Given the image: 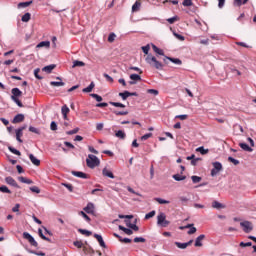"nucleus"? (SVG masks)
Segmentation results:
<instances>
[{
    "mask_svg": "<svg viewBox=\"0 0 256 256\" xmlns=\"http://www.w3.org/2000/svg\"><path fill=\"white\" fill-rule=\"evenodd\" d=\"M100 159L93 154H88L86 158V165L90 169H95L96 167L100 166Z\"/></svg>",
    "mask_w": 256,
    "mask_h": 256,
    "instance_id": "obj_1",
    "label": "nucleus"
},
{
    "mask_svg": "<svg viewBox=\"0 0 256 256\" xmlns=\"http://www.w3.org/2000/svg\"><path fill=\"white\" fill-rule=\"evenodd\" d=\"M146 62L154 67L156 70H163V64L157 60L156 57L152 55H148L146 58Z\"/></svg>",
    "mask_w": 256,
    "mask_h": 256,
    "instance_id": "obj_2",
    "label": "nucleus"
},
{
    "mask_svg": "<svg viewBox=\"0 0 256 256\" xmlns=\"http://www.w3.org/2000/svg\"><path fill=\"white\" fill-rule=\"evenodd\" d=\"M158 225L162 228H166L170 225V221L166 220V215L164 213H160L157 217Z\"/></svg>",
    "mask_w": 256,
    "mask_h": 256,
    "instance_id": "obj_3",
    "label": "nucleus"
},
{
    "mask_svg": "<svg viewBox=\"0 0 256 256\" xmlns=\"http://www.w3.org/2000/svg\"><path fill=\"white\" fill-rule=\"evenodd\" d=\"M23 239L28 240V242L30 243V245L32 247L38 248V242L35 241V239L33 238V236L31 234H29L28 232H24L23 233Z\"/></svg>",
    "mask_w": 256,
    "mask_h": 256,
    "instance_id": "obj_4",
    "label": "nucleus"
},
{
    "mask_svg": "<svg viewBox=\"0 0 256 256\" xmlns=\"http://www.w3.org/2000/svg\"><path fill=\"white\" fill-rule=\"evenodd\" d=\"M212 166H214V168L211 170V176H217L218 173L223 170V165L220 162H214Z\"/></svg>",
    "mask_w": 256,
    "mask_h": 256,
    "instance_id": "obj_5",
    "label": "nucleus"
},
{
    "mask_svg": "<svg viewBox=\"0 0 256 256\" xmlns=\"http://www.w3.org/2000/svg\"><path fill=\"white\" fill-rule=\"evenodd\" d=\"M240 226L245 233H251V231L253 230V225L250 221L241 222Z\"/></svg>",
    "mask_w": 256,
    "mask_h": 256,
    "instance_id": "obj_6",
    "label": "nucleus"
},
{
    "mask_svg": "<svg viewBox=\"0 0 256 256\" xmlns=\"http://www.w3.org/2000/svg\"><path fill=\"white\" fill-rule=\"evenodd\" d=\"M11 99L14 100V99H19L21 96H22V91L19 89V88H13L11 90Z\"/></svg>",
    "mask_w": 256,
    "mask_h": 256,
    "instance_id": "obj_7",
    "label": "nucleus"
},
{
    "mask_svg": "<svg viewBox=\"0 0 256 256\" xmlns=\"http://www.w3.org/2000/svg\"><path fill=\"white\" fill-rule=\"evenodd\" d=\"M129 85H135L137 82L141 81V77L139 74H131L130 75Z\"/></svg>",
    "mask_w": 256,
    "mask_h": 256,
    "instance_id": "obj_8",
    "label": "nucleus"
},
{
    "mask_svg": "<svg viewBox=\"0 0 256 256\" xmlns=\"http://www.w3.org/2000/svg\"><path fill=\"white\" fill-rule=\"evenodd\" d=\"M5 181L7 185H10L12 187L20 188L19 184L16 182V180L13 177H6Z\"/></svg>",
    "mask_w": 256,
    "mask_h": 256,
    "instance_id": "obj_9",
    "label": "nucleus"
},
{
    "mask_svg": "<svg viewBox=\"0 0 256 256\" xmlns=\"http://www.w3.org/2000/svg\"><path fill=\"white\" fill-rule=\"evenodd\" d=\"M84 212L93 215L95 213V205L93 203H88L84 208Z\"/></svg>",
    "mask_w": 256,
    "mask_h": 256,
    "instance_id": "obj_10",
    "label": "nucleus"
},
{
    "mask_svg": "<svg viewBox=\"0 0 256 256\" xmlns=\"http://www.w3.org/2000/svg\"><path fill=\"white\" fill-rule=\"evenodd\" d=\"M26 127H20L16 130V139L19 143H23L21 137L23 136V130H25Z\"/></svg>",
    "mask_w": 256,
    "mask_h": 256,
    "instance_id": "obj_11",
    "label": "nucleus"
},
{
    "mask_svg": "<svg viewBox=\"0 0 256 256\" xmlns=\"http://www.w3.org/2000/svg\"><path fill=\"white\" fill-rule=\"evenodd\" d=\"M206 238L205 234L199 235L195 240V247L200 248L203 246L202 241Z\"/></svg>",
    "mask_w": 256,
    "mask_h": 256,
    "instance_id": "obj_12",
    "label": "nucleus"
},
{
    "mask_svg": "<svg viewBox=\"0 0 256 256\" xmlns=\"http://www.w3.org/2000/svg\"><path fill=\"white\" fill-rule=\"evenodd\" d=\"M168 61L173 62L176 65H182V60L180 58H170V57H165L164 62L168 64Z\"/></svg>",
    "mask_w": 256,
    "mask_h": 256,
    "instance_id": "obj_13",
    "label": "nucleus"
},
{
    "mask_svg": "<svg viewBox=\"0 0 256 256\" xmlns=\"http://www.w3.org/2000/svg\"><path fill=\"white\" fill-rule=\"evenodd\" d=\"M72 175L81 179H89V175L84 172L72 171Z\"/></svg>",
    "mask_w": 256,
    "mask_h": 256,
    "instance_id": "obj_14",
    "label": "nucleus"
},
{
    "mask_svg": "<svg viewBox=\"0 0 256 256\" xmlns=\"http://www.w3.org/2000/svg\"><path fill=\"white\" fill-rule=\"evenodd\" d=\"M61 113L65 120H69V117L67 115L70 113V109L69 107H67V105L62 106Z\"/></svg>",
    "mask_w": 256,
    "mask_h": 256,
    "instance_id": "obj_15",
    "label": "nucleus"
},
{
    "mask_svg": "<svg viewBox=\"0 0 256 256\" xmlns=\"http://www.w3.org/2000/svg\"><path fill=\"white\" fill-rule=\"evenodd\" d=\"M25 120V116L22 114H18L17 116H15L12 120L13 124H19L22 123Z\"/></svg>",
    "mask_w": 256,
    "mask_h": 256,
    "instance_id": "obj_16",
    "label": "nucleus"
},
{
    "mask_svg": "<svg viewBox=\"0 0 256 256\" xmlns=\"http://www.w3.org/2000/svg\"><path fill=\"white\" fill-rule=\"evenodd\" d=\"M93 237H94V239H97L100 247L106 248V243H104V240L100 234H94Z\"/></svg>",
    "mask_w": 256,
    "mask_h": 256,
    "instance_id": "obj_17",
    "label": "nucleus"
},
{
    "mask_svg": "<svg viewBox=\"0 0 256 256\" xmlns=\"http://www.w3.org/2000/svg\"><path fill=\"white\" fill-rule=\"evenodd\" d=\"M141 7V1L140 0H136L134 5L131 7V11L133 13H137L140 10Z\"/></svg>",
    "mask_w": 256,
    "mask_h": 256,
    "instance_id": "obj_18",
    "label": "nucleus"
},
{
    "mask_svg": "<svg viewBox=\"0 0 256 256\" xmlns=\"http://www.w3.org/2000/svg\"><path fill=\"white\" fill-rule=\"evenodd\" d=\"M152 49H153V51H154L156 54H158L159 56H162V57L165 56V53H164L163 49L157 47L155 44H152Z\"/></svg>",
    "mask_w": 256,
    "mask_h": 256,
    "instance_id": "obj_19",
    "label": "nucleus"
},
{
    "mask_svg": "<svg viewBox=\"0 0 256 256\" xmlns=\"http://www.w3.org/2000/svg\"><path fill=\"white\" fill-rule=\"evenodd\" d=\"M102 174H103V176L109 177V178H111V179H114V178H115L113 172L110 171V170H108L107 168H103Z\"/></svg>",
    "mask_w": 256,
    "mask_h": 256,
    "instance_id": "obj_20",
    "label": "nucleus"
},
{
    "mask_svg": "<svg viewBox=\"0 0 256 256\" xmlns=\"http://www.w3.org/2000/svg\"><path fill=\"white\" fill-rule=\"evenodd\" d=\"M29 159L31 161L32 164H34L35 166H40L41 162L38 158H36L33 154L29 155Z\"/></svg>",
    "mask_w": 256,
    "mask_h": 256,
    "instance_id": "obj_21",
    "label": "nucleus"
},
{
    "mask_svg": "<svg viewBox=\"0 0 256 256\" xmlns=\"http://www.w3.org/2000/svg\"><path fill=\"white\" fill-rule=\"evenodd\" d=\"M32 4H33V1L19 2L17 7L18 9H22V8H27Z\"/></svg>",
    "mask_w": 256,
    "mask_h": 256,
    "instance_id": "obj_22",
    "label": "nucleus"
},
{
    "mask_svg": "<svg viewBox=\"0 0 256 256\" xmlns=\"http://www.w3.org/2000/svg\"><path fill=\"white\" fill-rule=\"evenodd\" d=\"M50 46H51V42H49V41H42V42L37 44L36 48L37 49H40V48H43V47L50 48Z\"/></svg>",
    "mask_w": 256,
    "mask_h": 256,
    "instance_id": "obj_23",
    "label": "nucleus"
},
{
    "mask_svg": "<svg viewBox=\"0 0 256 256\" xmlns=\"http://www.w3.org/2000/svg\"><path fill=\"white\" fill-rule=\"evenodd\" d=\"M94 88H95V84H94V82H91L90 85H88L86 88L82 89V93H91Z\"/></svg>",
    "mask_w": 256,
    "mask_h": 256,
    "instance_id": "obj_24",
    "label": "nucleus"
},
{
    "mask_svg": "<svg viewBox=\"0 0 256 256\" xmlns=\"http://www.w3.org/2000/svg\"><path fill=\"white\" fill-rule=\"evenodd\" d=\"M126 225L128 228L132 229L135 232L139 231V227L135 224H132L129 220H126Z\"/></svg>",
    "mask_w": 256,
    "mask_h": 256,
    "instance_id": "obj_25",
    "label": "nucleus"
},
{
    "mask_svg": "<svg viewBox=\"0 0 256 256\" xmlns=\"http://www.w3.org/2000/svg\"><path fill=\"white\" fill-rule=\"evenodd\" d=\"M239 146L242 150H244L246 152L251 153L253 151V149L249 145H247L246 143H240Z\"/></svg>",
    "mask_w": 256,
    "mask_h": 256,
    "instance_id": "obj_26",
    "label": "nucleus"
},
{
    "mask_svg": "<svg viewBox=\"0 0 256 256\" xmlns=\"http://www.w3.org/2000/svg\"><path fill=\"white\" fill-rule=\"evenodd\" d=\"M116 138L118 139H126V133L125 131H116V134H115Z\"/></svg>",
    "mask_w": 256,
    "mask_h": 256,
    "instance_id": "obj_27",
    "label": "nucleus"
},
{
    "mask_svg": "<svg viewBox=\"0 0 256 256\" xmlns=\"http://www.w3.org/2000/svg\"><path fill=\"white\" fill-rule=\"evenodd\" d=\"M118 229H120L121 231H123L124 233H126L129 236L133 234V230L127 229V228L123 227L122 225H118Z\"/></svg>",
    "mask_w": 256,
    "mask_h": 256,
    "instance_id": "obj_28",
    "label": "nucleus"
},
{
    "mask_svg": "<svg viewBox=\"0 0 256 256\" xmlns=\"http://www.w3.org/2000/svg\"><path fill=\"white\" fill-rule=\"evenodd\" d=\"M31 13L26 12L23 16H22V22L28 23L29 21H31Z\"/></svg>",
    "mask_w": 256,
    "mask_h": 256,
    "instance_id": "obj_29",
    "label": "nucleus"
},
{
    "mask_svg": "<svg viewBox=\"0 0 256 256\" xmlns=\"http://www.w3.org/2000/svg\"><path fill=\"white\" fill-rule=\"evenodd\" d=\"M154 201L158 202L161 205H169L170 204V201L165 200L163 198H154Z\"/></svg>",
    "mask_w": 256,
    "mask_h": 256,
    "instance_id": "obj_30",
    "label": "nucleus"
},
{
    "mask_svg": "<svg viewBox=\"0 0 256 256\" xmlns=\"http://www.w3.org/2000/svg\"><path fill=\"white\" fill-rule=\"evenodd\" d=\"M196 152L201 153L202 155H207L209 150L205 149V147L200 146L198 148H196Z\"/></svg>",
    "mask_w": 256,
    "mask_h": 256,
    "instance_id": "obj_31",
    "label": "nucleus"
},
{
    "mask_svg": "<svg viewBox=\"0 0 256 256\" xmlns=\"http://www.w3.org/2000/svg\"><path fill=\"white\" fill-rule=\"evenodd\" d=\"M18 180L24 184H28V185L33 184V181L31 179H28L25 177H19Z\"/></svg>",
    "mask_w": 256,
    "mask_h": 256,
    "instance_id": "obj_32",
    "label": "nucleus"
},
{
    "mask_svg": "<svg viewBox=\"0 0 256 256\" xmlns=\"http://www.w3.org/2000/svg\"><path fill=\"white\" fill-rule=\"evenodd\" d=\"M180 21V17L173 16L167 19L168 24L173 25L175 22Z\"/></svg>",
    "mask_w": 256,
    "mask_h": 256,
    "instance_id": "obj_33",
    "label": "nucleus"
},
{
    "mask_svg": "<svg viewBox=\"0 0 256 256\" xmlns=\"http://www.w3.org/2000/svg\"><path fill=\"white\" fill-rule=\"evenodd\" d=\"M73 68H76V67H85V63L82 62V61H79V60H75L73 62V65H72Z\"/></svg>",
    "mask_w": 256,
    "mask_h": 256,
    "instance_id": "obj_34",
    "label": "nucleus"
},
{
    "mask_svg": "<svg viewBox=\"0 0 256 256\" xmlns=\"http://www.w3.org/2000/svg\"><path fill=\"white\" fill-rule=\"evenodd\" d=\"M50 86H52V87H64L65 83L61 82V81H59V82L52 81V82H50Z\"/></svg>",
    "mask_w": 256,
    "mask_h": 256,
    "instance_id": "obj_35",
    "label": "nucleus"
},
{
    "mask_svg": "<svg viewBox=\"0 0 256 256\" xmlns=\"http://www.w3.org/2000/svg\"><path fill=\"white\" fill-rule=\"evenodd\" d=\"M225 206L221 203H219L218 201H214L212 202V208H216V209H223Z\"/></svg>",
    "mask_w": 256,
    "mask_h": 256,
    "instance_id": "obj_36",
    "label": "nucleus"
},
{
    "mask_svg": "<svg viewBox=\"0 0 256 256\" xmlns=\"http://www.w3.org/2000/svg\"><path fill=\"white\" fill-rule=\"evenodd\" d=\"M110 105H112V106H114L116 108H121V109H125L126 108V105H123L120 102H110Z\"/></svg>",
    "mask_w": 256,
    "mask_h": 256,
    "instance_id": "obj_37",
    "label": "nucleus"
},
{
    "mask_svg": "<svg viewBox=\"0 0 256 256\" xmlns=\"http://www.w3.org/2000/svg\"><path fill=\"white\" fill-rule=\"evenodd\" d=\"M54 68H55V65L52 64V65H48V66L44 67L42 70H43V72L51 73Z\"/></svg>",
    "mask_w": 256,
    "mask_h": 256,
    "instance_id": "obj_38",
    "label": "nucleus"
},
{
    "mask_svg": "<svg viewBox=\"0 0 256 256\" xmlns=\"http://www.w3.org/2000/svg\"><path fill=\"white\" fill-rule=\"evenodd\" d=\"M174 244L177 246L178 249H187L189 247L187 243L175 242Z\"/></svg>",
    "mask_w": 256,
    "mask_h": 256,
    "instance_id": "obj_39",
    "label": "nucleus"
},
{
    "mask_svg": "<svg viewBox=\"0 0 256 256\" xmlns=\"http://www.w3.org/2000/svg\"><path fill=\"white\" fill-rule=\"evenodd\" d=\"M38 235H40V238L43 239L44 241H47L49 243H51V239L47 238L43 233L41 229H38Z\"/></svg>",
    "mask_w": 256,
    "mask_h": 256,
    "instance_id": "obj_40",
    "label": "nucleus"
},
{
    "mask_svg": "<svg viewBox=\"0 0 256 256\" xmlns=\"http://www.w3.org/2000/svg\"><path fill=\"white\" fill-rule=\"evenodd\" d=\"M118 96H120V97L122 98V100L126 101L127 98L130 97V96H129V91H124V92L118 94Z\"/></svg>",
    "mask_w": 256,
    "mask_h": 256,
    "instance_id": "obj_41",
    "label": "nucleus"
},
{
    "mask_svg": "<svg viewBox=\"0 0 256 256\" xmlns=\"http://www.w3.org/2000/svg\"><path fill=\"white\" fill-rule=\"evenodd\" d=\"M187 177L181 176L180 174H174L173 179L176 181H184Z\"/></svg>",
    "mask_w": 256,
    "mask_h": 256,
    "instance_id": "obj_42",
    "label": "nucleus"
},
{
    "mask_svg": "<svg viewBox=\"0 0 256 256\" xmlns=\"http://www.w3.org/2000/svg\"><path fill=\"white\" fill-rule=\"evenodd\" d=\"M112 113H114L116 116H126L128 114V111L114 110V111H112Z\"/></svg>",
    "mask_w": 256,
    "mask_h": 256,
    "instance_id": "obj_43",
    "label": "nucleus"
},
{
    "mask_svg": "<svg viewBox=\"0 0 256 256\" xmlns=\"http://www.w3.org/2000/svg\"><path fill=\"white\" fill-rule=\"evenodd\" d=\"M79 233H81L82 235H85L87 237H90L93 233L89 230H82V229H79L78 230Z\"/></svg>",
    "mask_w": 256,
    "mask_h": 256,
    "instance_id": "obj_44",
    "label": "nucleus"
},
{
    "mask_svg": "<svg viewBox=\"0 0 256 256\" xmlns=\"http://www.w3.org/2000/svg\"><path fill=\"white\" fill-rule=\"evenodd\" d=\"M8 149L10 150V152L14 155H18V156H21V152L16 150L14 147L12 146H9Z\"/></svg>",
    "mask_w": 256,
    "mask_h": 256,
    "instance_id": "obj_45",
    "label": "nucleus"
},
{
    "mask_svg": "<svg viewBox=\"0 0 256 256\" xmlns=\"http://www.w3.org/2000/svg\"><path fill=\"white\" fill-rule=\"evenodd\" d=\"M192 183L197 184L202 181V178L199 176H191Z\"/></svg>",
    "mask_w": 256,
    "mask_h": 256,
    "instance_id": "obj_46",
    "label": "nucleus"
},
{
    "mask_svg": "<svg viewBox=\"0 0 256 256\" xmlns=\"http://www.w3.org/2000/svg\"><path fill=\"white\" fill-rule=\"evenodd\" d=\"M155 216H156V211L153 210V211H150L148 214L145 215V219L149 220L150 218L155 217Z\"/></svg>",
    "mask_w": 256,
    "mask_h": 256,
    "instance_id": "obj_47",
    "label": "nucleus"
},
{
    "mask_svg": "<svg viewBox=\"0 0 256 256\" xmlns=\"http://www.w3.org/2000/svg\"><path fill=\"white\" fill-rule=\"evenodd\" d=\"M29 131H30L31 133L36 134V135H40V130H39L38 128H35L34 126H30V127H29Z\"/></svg>",
    "mask_w": 256,
    "mask_h": 256,
    "instance_id": "obj_48",
    "label": "nucleus"
},
{
    "mask_svg": "<svg viewBox=\"0 0 256 256\" xmlns=\"http://www.w3.org/2000/svg\"><path fill=\"white\" fill-rule=\"evenodd\" d=\"M90 97L96 99L97 102L103 101V98L99 94H90Z\"/></svg>",
    "mask_w": 256,
    "mask_h": 256,
    "instance_id": "obj_49",
    "label": "nucleus"
},
{
    "mask_svg": "<svg viewBox=\"0 0 256 256\" xmlns=\"http://www.w3.org/2000/svg\"><path fill=\"white\" fill-rule=\"evenodd\" d=\"M79 215L81 217H84V219L86 220L87 223H90V221H91L90 217L87 214H85L83 211H80Z\"/></svg>",
    "mask_w": 256,
    "mask_h": 256,
    "instance_id": "obj_50",
    "label": "nucleus"
},
{
    "mask_svg": "<svg viewBox=\"0 0 256 256\" xmlns=\"http://www.w3.org/2000/svg\"><path fill=\"white\" fill-rule=\"evenodd\" d=\"M0 192L6 193V194H11V191L7 186H1L0 187Z\"/></svg>",
    "mask_w": 256,
    "mask_h": 256,
    "instance_id": "obj_51",
    "label": "nucleus"
},
{
    "mask_svg": "<svg viewBox=\"0 0 256 256\" xmlns=\"http://www.w3.org/2000/svg\"><path fill=\"white\" fill-rule=\"evenodd\" d=\"M242 5H244V4H243V0H234V1H233V6H234V7H240V6H242Z\"/></svg>",
    "mask_w": 256,
    "mask_h": 256,
    "instance_id": "obj_52",
    "label": "nucleus"
},
{
    "mask_svg": "<svg viewBox=\"0 0 256 256\" xmlns=\"http://www.w3.org/2000/svg\"><path fill=\"white\" fill-rule=\"evenodd\" d=\"M30 191H31V192H34V193H36V194H40V192H41L40 188L37 187V186H32V187H30Z\"/></svg>",
    "mask_w": 256,
    "mask_h": 256,
    "instance_id": "obj_53",
    "label": "nucleus"
},
{
    "mask_svg": "<svg viewBox=\"0 0 256 256\" xmlns=\"http://www.w3.org/2000/svg\"><path fill=\"white\" fill-rule=\"evenodd\" d=\"M146 240L143 237H136L134 238V243H145Z\"/></svg>",
    "mask_w": 256,
    "mask_h": 256,
    "instance_id": "obj_54",
    "label": "nucleus"
},
{
    "mask_svg": "<svg viewBox=\"0 0 256 256\" xmlns=\"http://www.w3.org/2000/svg\"><path fill=\"white\" fill-rule=\"evenodd\" d=\"M228 161L234 165H239V161L233 157H228Z\"/></svg>",
    "mask_w": 256,
    "mask_h": 256,
    "instance_id": "obj_55",
    "label": "nucleus"
},
{
    "mask_svg": "<svg viewBox=\"0 0 256 256\" xmlns=\"http://www.w3.org/2000/svg\"><path fill=\"white\" fill-rule=\"evenodd\" d=\"M153 136L152 133L145 134L141 136V141H146L147 139H150Z\"/></svg>",
    "mask_w": 256,
    "mask_h": 256,
    "instance_id": "obj_56",
    "label": "nucleus"
},
{
    "mask_svg": "<svg viewBox=\"0 0 256 256\" xmlns=\"http://www.w3.org/2000/svg\"><path fill=\"white\" fill-rule=\"evenodd\" d=\"M193 5V1L192 0H184L183 1V6L185 7H190Z\"/></svg>",
    "mask_w": 256,
    "mask_h": 256,
    "instance_id": "obj_57",
    "label": "nucleus"
},
{
    "mask_svg": "<svg viewBox=\"0 0 256 256\" xmlns=\"http://www.w3.org/2000/svg\"><path fill=\"white\" fill-rule=\"evenodd\" d=\"M50 129L52 131H57L58 126H57V123H55V121H52V123H50Z\"/></svg>",
    "mask_w": 256,
    "mask_h": 256,
    "instance_id": "obj_58",
    "label": "nucleus"
},
{
    "mask_svg": "<svg viewBox=\"0 0 256 256\" xmlns=\"http://www.w3.org/2000/svg\"><path fill=\"white\" fill-rule=\"evenodd\" d=\"M103 77L106 79L107 82L109 83H113L114 82V79L109 76L108 74H103Z\"/></svg>",
    "mask_w": 256,
    "mask_h": 256,
    "instance_id": "obj_59",
    "label": "nucleus"
},
{
    "mask_svg": "<svg viewBox=\"0 0 256 256\" xmlns=\"http://www.w3.org/2000/svg\"><path fill=\"white\" fill-rule=\"evenodd\" d=\"M142 51L145 53V55H148L150 51V45L143 46Z\"/></svg>",
    "mask_w": 256,
    "mask_h": 256,
    "instance_id": "obj_60",
    "label": "nucleus"
},
{
    "mask_svg": "<svg viewBox=\"0 0 256 256\" xmlns=\"http://www.w3.org/2000/svg\"><path fill=\"white\" fill-rule=\"evenodd\" d=\"M115 37H116L115 33H110V34H109V37H108V41H109L110 43L114 42Z\"/></svg>",
    "mask_w": 256,
    "mask_h": 256,
    "instance_id": "obj_61",
    "label": "nucleus"
},
{
    "mask_svg": "<svg viewBox=\"0 0 256 256\" xmlns=\"http://www.w3.org/2000/svg\"><path fill=\"white\" fill-rule=\"evenodd\" d=\"M79 132V128H75L72 131H67V135H76Z\"/></svg>",
    "mask_w": 256,
    "mask_h": 256,
    "instance_id": "obj_62",
    "label": "nucleus"
},
{
    "mask_svg": "<svg viewBox=\"0 0 256 256\" xmlns=\"http://www.w3.org/2000/svg\"><path fill=\"white\" fill-rule=\"evenodd\" d=\"M147 93L148 94H153L154 96H157L159 94V91L158 90L149 89V90H147Z\"/></svg>",
    "mask_w": 256,
    "mask_h": 256,
    "instance_id": "obj_63",
    "label": "nucleus"
},
{
    "mask_svg": "<svg viewBox=\"0 0 256 256\" xmlns=\"http://www.w3.org/2000/svg\"><path fill=\"white\" fill-rule=\"evenodd\" d=\"M189 118V116L188 115H179V116H176V119H180V120H186V119H188Z\"/></svg>",
    "mask_w": 256,
    "mask_h": 256,
    "instance_id": "obj_64",
    "label": "nucleus"
}]
</instances>
